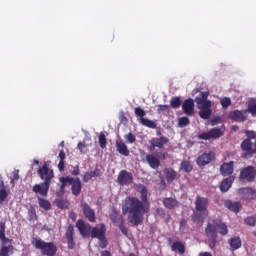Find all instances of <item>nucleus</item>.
<instances>
[{
    "mask_svg": "<svg viewBox=\"0 0 256 256\" xmlns=\"http://www.w3.org/2000/svg\"><path fill=\"white\" fill-rule=\"evenodd\" d=\"M138 191L141 194V200L137 197H128L125 199L122 205L123 215L128 216L129 223L138 227L143 223V217L149 213L151 209V203H149L148 190L143 184L138 186Z\"/></svg>",
    "mask_w": 256,
    "mask_h": 256,
    "instance_id": "nucleus-1",
    "label": "nucleus"
},
{
    "mask_svg": "<svg viewBox=\"0 0 256 256\" xmlns=\"http://www.w3.org/2000/svg\"><path fill=\"white\" fill-rule=\"evenodd\" d=\"M37 174L44 182L35 184L32 187V191L33 193L41 195V197H47L49 193V187H51V183H53V179H55V171H53V169L49 167V162H44L38 168Z\"/></svg>",
    "mask_w": 256,
    "mask_h": 256,
    "instance_id": "nucleus-2",
    "label": "nucleus"
},
{
    "mask_svg": "<svg viewBox=\"0 0 256 256\" xmlns=\"http://www.w3.org/2000/svg\"><path fill=\"white\" fill-rule=\"evenodd\" d=\"M217 233H220V235H227L229 233L227 224L223 223L221 219H214L212 222H209L205 228V235L209 240L210 249H215L218 237Z\"/></svg>",
    "mask_w": 256,
    "mask_h": 256,
    "instance_id": "nucleus-3",
    "label": "nucleus"
},
{
    "mask_svg": "<svg viewBox=\"0 0 256 256\" xmlns=\"http://www.w3.org/2000/svg\"><path fill=\"white\" fill-rule=\"evenodd\" d=\"M209 198L197 196L195 201V210L192 214L194 223H203L209 216Z\"/></svg>",
    "mask_w": 256,
    "mask_h": 256,
    "instance_id": "nucleus-4",
    "label": "nucleus"
},
{
    "mask_svg": "<svg viewBox=\"0 0 256 256\" xmlns=\"http://www.w3.org/2000/svg\"><path fill=\"white\" fill-rule=\"evenodd\" d=\"M208 99L209 92L207 91L201 92L199 96L195 98V103L198 105V109H200L199 117H201V119H209V117H211V113H213L211 110V100Z\"/></svg>",
    "mask_w": 256,
    "mask_h": 256,
    "instance_id": "nucleus-5",
    "label": "nucleus"
},
{
    "mask_svg": "<svg viewBox=\"0 0 256 256\" xmlns=\"http://www.w3.org/2000/svg\"><path fill=\"white\" fill-rule=\"evenodd\" d=\"M32 245L35 249L41 251L43 256H56L57 255V245L53 242H45L41 238H33Z\"/></svg>",
    "mask_w": 256,
    "mask_h": 256,
    "instance_id": "nucleus-6",
    "label": "nucleus"
},
{
    "mask_svg": "<svg viewBox=\"0 0 256 256\" xmlns=\"http://www.w3.org/2000/svg\"><path fill=\"white\" fill-rule=\"evenodd\" d=\"M105 233H107V227L105 224L101 223L98 227H93L90 234L92 239H98L100 241L99 247H101V249H105V247H107V238L105 237Z\"/></svg>",
    "mask_w": 256,
    "mask_h": 256,
    "instance_id": "nucleus-7",
    "label": "nucleus"
},
{
    "mask_svg": "<svg viewBox=\"0 0 256 256\" xmlns=\"http://www.w3.org/2000/svg\"><path fill=\"white\" fill-rule=\"evenodd\" d=\"M225 135V125L221 127L211 128L208 132L198 134V139L209 141L211 139H219Z\"/></svg>",
    "mask_w": 256,
    "mask_h": 256,
    "instance_id": "nucleus-8",
    "label": "nucleus"
},
{
    "mask_svg": "<svg viewBox=\"0 0 256 256\" xmlns=\"http://www.w3.org/2000/svg\"><path fill=\"white\" fill-rule=\"evenodd\" d=\"M240 181H246V183H253L256 179L255 166H246L240 170Z\"/></svg>",
    "mask_w": 256,
    "mask_h": 256,
    "instance_id": "nucleus-9",
    "label": "nucleus"
},
{
    "mask_svg": "<svg viewBox=\"0 0 256 256\" xmlns=\"http://www.w3.org/2000/svg\"><path fill=\"white\" fill-rule=\"evenodd\" d=\"M134 113L136 117H139L141 125H143L144 127H148L149 129H157V124L153 120L145 118V115H147V113L145 112V110H143V108L136 107L134 109Z\"/></svg>",
    "mask_w": 256,
    "mask_h": 256,
    "instance_id": "nucleus-10",
    "label": "nucleus"
},
{
    "mask_svg": "<svg viewBox=\"0 0 256 256\" xmlns=\"http://www.w3.org/2000/svg\"><path fill=\"white\" fill-rule=\"evenodd\" d=\"M242 157L243 159H251L255 155V150L253 149V142L249 139H244L241 143Z\"/></svg>",
    "mask_w": 256,
    "mask_h": 256,
    "instance_id": "nucleus-11",
    "label": "nucleus"
},
{
    "mask_svg": "<svg viewBox=\"0 0 256 256\" xmlns=\"http://www.w3.org/2000/svg\"><path fill=\"white\" fill-rule=\"evenodd\" d=\"M228 119H231V121H235L236 123H243L247 121V111L233 110L228 114Z\"/></svg>",
    "mask_w": 256,
    "mask_h": 256,
    "instance_id": "nucleus-12",
    "label": "nucleus"
},
{
    "mask_svg": "<svg viewBox=\"0 0 256 256\" xmlns=\"http://www.w3.org/2000/svg\"><path fill=\"white\" fill-rule=\"evenodd\" d=\"M65 239L68 249H75V228L71 224L66 229Z\"/></svg>",
    "mask_w": 256,
    "mask_h": 256,
    "instance_id": "nucleus-13",
    "label": "nucleus"
},
{
    "mask_svg": "<svg viewBox=\"0 0 256 256\" xmlns=\"http://www.w3.org/2000/svg\"><path fill=\"white\" fill-rule=\"evenodd\" d=\"M76 227L80 232V234L82 235V237H89L93 229V227H91V224H86L85 221H83V219H79L76 222Z\"/></svg>",
    "mask_w": 256,
    "mask_h": 256,
    "instance_id": "nucleus-14",
    "label": "nucleus"
},
{
    "mask_svg": "<svg viewBox=\"0 0 256 256\" xmlns=\"http://www.w3.org/2000/svg\"><path fill=\"white\" fill-rule=\"evenodd\" d=\"M233 171H235L234 161H230L228 163L224 162L220 166V174L222 175V177H232L231 175H233Z\"/></svg>",
    "mask_w": 256,
    "mask_h": 256,
    "instance_id": "nucleus-15",
    "label": "nucleus"
},
{
    "mask_svg": "<svg viewBox=\"0 0 256 256\" xmlns=\"http://www.w3.org/2000/svg\"><path fill=\"white\" fill-rule=\"evenodd\" d=\"M149 143H150L152 149H155V147H157L161 151H164L165 145H167V143H169V139L166 136H161L160 138H152L149 141Z\"/></svg>",
    "mask_w": 256,
    "mask_h": 256,
    "instance_id": "nucleus-16",
    "label": "nucleus"
},
{
    "mask_svg": "<svg viewBox=\"0 0 256 256\" xmlns=\"http://www.w3.org/2000/svg\"><path fill=\"white\" fill-rule=\"evenodd\" d=\"M118 183L119 185H131L133 183V174L127 170H122L118 174Z\"/></svg>",
    "mask_w": 256,
    "mask_h": 256,
    "instance_id": "nucleus-17",
    "label": "nucleus"
},
{
    "mask_svg": "<svg viewBox=\"0 0 256 256\" xmlns=\"http://www.w3.org/2000/svg\"><path fill=\"white\" fill-rule=\"evenodd\" d=\"M82 211L84 213V217L88 219L90 223H95L97 221V217L95 216V210L91 209V206L87 203L81 204Z\"/></svg>",
    "mask_w": 256,
    "mask_h": 256,
    "instance_id": "nucleus-18",
    "label": "nucleus"
},
{
    "mask_svg": "<svg viewBox=\"0 0 256 256\" xmlns=\"http://www.w3.org/2000/svg\"><path fill=\"white\" fill-rule=\"evenodd\" d=\"M213 159H215V153H204L197 158V165H199V167H205V165H209Z\"/></svg>",
    "mask_w": 256,
    "mask_h": 256,
    "instance_id": "nucleus-19",
    "label": "nucleus"
},
{
    "mask_svg": "<svg viewBox=\"0 0 256 256\" xmlns=\"http://www.w3.org/2000/svg\"><path fill=\"white\" fill-rule=\"evenodd\" d=\"M182 110L185 115H193L195 113V101L191 98L186 99L182 104Z\"/></svg>",
    "mask_w": 256,
    "mask_h": 256,
    "instance_id": "nucleus-20",
    "label": "nucleus"
},
{
    "mask_svg": "<svg viewBox=\"0 0 256 256\" xmlns=\"http://www.w3.org/2000/svg\"><path fill=\"white\" fill-rule=\"evenodd\" d=\"M70 185L72 186V188H71L72 195H74V197H79V195H81V191L83 189V184H81V179L72 178Z\"/></svg>",
    "mask_w": 256,
    "mask_h": 256,
    "instance_id": "nucleus-21",
    "label": "nucleus"
},
{
    "mask_svg": "<svg viewBox=\"0 0 256 256\" xmlns=\"http://www.w3.org/2000/svg\"><path fill=\"white\" fill-rule=\"evenodd\" d=\"M240 197L244 199H255L256 191L253 188L245 187L238 190Z\"/></svg>",
    "mask_w": 256,
    "mask_h": 256,
    "instance_id": "nucleus-22",
    "label": "nucleus"
},
{
    "mask_svg": "<svg viewBox=\"0 0 256 256\" xmlns=\"http://www.w3.org/2000/svg\"><path fill=\"white\" fill-rule=\"evenodd\" d=\"M163 206L170 211L179 207V201L173 197L164 198L162 200Z\"/></svg>",
    "mask_w": 256,
    "mask_h": 256,
    "instance_id": "nucleus-23",
    "label": "nucleus"
},
{
    "mask_svg": "<svg viewBox=\"0 0 256 256\" xmlns=\"http://www.w3.org/2000/svg\"><path fill=\"white\" fill-rule=\"evenodd\" d=\"M233 181H235V177L233 176L225 178L220 184V191H222V193H227L229 189H231Z\"/></svg>",
    "mask_w": 256,
    "mask_h": 256,
    "instance_id": "nucleus-24",
    "label": "nucleus"
},
{
    "mask_svg": "<svg viewBox=\"0 0 256 256\" xmlns=\"http://www.w3.org/2000/svg\"><path fill=\"white\" fill-rule=\"evenodd\" d=\"M146 161L148 165L151 167V169H159V167L161 166V161L154 155H146Z\"/></svg>",
    "mask_w": 256,
    "mask_h": 256,
    "instance_id": "nucleus-25",
    "label": "nucleus"
},
{
    "mask_svg": "<svg viewBox=\"0 0 256 256\" xmlns=\"http://www.w3.org/2000/svg\"><path fill=\"white\" fill-rule=\"evenodd\" d=\"M225 207H227L229 211H233V213H239L241 211V202H233L231 200H227L225 202Z\"/></svg>",
    "mask_w": 256,
    "mask_h": 256,
    "instance_id": "nucleus-26",
    "label": "nucleus"
},
{
    "mask_svg": "<svg viewBox=\"0 0 256 256\" xmlns=\"http://www.w3.org/2000/svg\"><path fill=\"white\" fill-rule=\"evenodd\" d=\"M116 148L118 153L120 155H123L124 157H129V148H127V145L122 140L116 142Z\"/></svg>",
    "mask_w": 256,
    "mask_h": 256,
    "instance_id": "nucleus-27",
    "label": "nucleus"
},
{
    "mask_svg": "<svg viewBox=\"0 0 256 256\" xmlns=\"http://www.w3.org/2000/svg\"><path fill=\"white\" fill-rule=\"evenodd\" d=\"M109 217H110L112 223H117V225H119L120 223L125 221V220H123V215L119 214V212H117V210H115V209H112L110 211Z\"/></svg>",
    "mask_w": 256,
    "mask_h": 256,
    "instance_id": "nucleus-28",
    "label": "nucleus"
},
{
    "mask_svg": "<svg viewBox=\"0 0 256 256\" xmlns=\"http://www.w3.org/2000/svg\"><path fill=\"white\" fill-rule=\"evenodd\" d=\"M172 251H178L180 255L185 254V244L181 241H175L172 244H170Z\"/></svg>",
    "mask_w": 256,
    "mask_h": 256,
    "instance_id": "nucleus-29",
    "label": "nucleus"
},
{
    "mask_svg": "<svg viewBox=\"0 0 256 256\" xmlns=\"http://www.w3.org/2000/svg\"><path fill=\"white\" fill-rule=\"evenodd\" d=\"M164 174H165L167 183H172L175 179H177V172L173 170V168L165 169Z\"/></svg>",
    "mask_w": 256,
    "mask_h": 256,
    "instance_id": "nucleus-30",
    "label": "nucleus"
},
{
    "mask_svg": "<svg viewBox=\"0 0 256 256\" xmlns=\"http://www.w3.org/2000/svg\"><path fill=\"white\" fill-rule=\"evenodd\" d=\"M0 239L2 241V247H7L8 243H11V239L5 237V223H0Z\"/></svg>",
    "mask_w": 256,
    "mask_h": 256,
    "instance_id": "nucleus-31",
    "label": "nucleus"
},
{
    "mask_svg": "<svg viewBox=\"0 0 256 256\" xmlns=\"http://www.w3.org/2000/svg\"><path fill=\"white\" fill-rule=\"evenodd\" d=\"M229 245L232 251H237V249H241V238L234 237L229 240Z\"/></svg>",
    "mask_w": 256,
    "mask_h": 256,
    "instance_id": "nucleus-32",
    "label": "nucleus"
},
{
    "mask_svg": "<svg viewBox=\"0 0 256 256\" xmlns=\"http://www.w3.org/2000/svg\"><path fill=\"white\" fill-rule=\"evenodd\" d=\"M156 214L158 217H161V219H164L165 223H169V221H171V215L168 214L163 208H157Z\"/></svg>",
    "mask_w": 256,
    "mask_h": 256,
    "instance_id": "nucleus-33",
    "label": "nucleus"
},
{
    "mask_svg": "<svg viewBox=\"0 0 256 256\" xmlns=\"http://www.w3.org/2000/svg\"><path fill=\"white\" fill-rule=\"evenodd\" d=\"M71 181H73V177H60V193H65V187H67V183L71 185Z\"/></svg>",
    "mask_w": 256,
    "mask_h": 256,
    "instance_id": "nucleus-34",
    "label": "nucleus"
},
{
    "mask_svg": "<svg viewBox=\"0 0 256 256\" xmlns=\"http://www.w3.org/2000/svg\"><path fill=\"white\" fill-rule=\"evenodd\" d=\"M245 111H246V114L251 113L252 117H256V101H255V99H251L248 102V108Z\"/></svg>",
    "mask_w": 256,
    "mask_h": 256,
    "instance_id": "nucleus-35",
    "label": "nucleus"
},
{
    "mask_svg": "<svg viewBox=\"0 0 256 256\" xmlns=\"http://www.w3.org/2000/svg\"><path fill=\"white\" fill-rule=\"evenodd\" d=\"M181 171H184V173H191L193 171V165L190 161L184 160L180 164Z\"/></svg>",
    "mask_w": 256,
    "mask_h": 256,
    "instance_id": "nucleus-36",
    "label": "nucleus"
},
{
    "mask_svg": "<svg viewBox=\"0 0 256 256\" xmlns=\"http://www.w3.org/2000/svg\"><path fill=\"white\" fill-rule=\"evenodd\" d=\"M38 203L39 207H41V209H44V211H49V209H51V202H49V200L47 199L38 197Z\"/></svg>",
    "mask_w": 256,
    "mask_h": 256,
    "instance_id": "nucleus-37",
    "label": "nucleus"
},
{
    "mask_svg": "<svg viewBox=\"0 0 256 256\" xmlns=\"http://www.w3.org/2000/svg\"><path fill=\"white\" fill-rule=\"evenodd\" d=\"M13 245H8V246H2L1 250H0V256H9L13 255Z\"/></svg>",
    "mask_w": 256,
    "mask_h": 256,
    "instance_id": "nucleus-38",
    "label": "nucleus"
},
{
    "mask_svg": "<svg viewBox=\"0 0 256 256\" xmlns=\"http://www.w3.org/2000/svg\"><path fill=\"white\" fill-rule=\"evenodd\" d=\"M170 106L172 107V109H179V107H181V97H172L170 100Z\"/></svg>",
    "mask_w": 256,
    "mask_h": 256,
    "instance_id": "nucleus-39",
    "label": "nucleus"
},
{
    "mask_svg": "<svg viewBox=\"0 0 256 256\" xmlns=\"http://www.w3.org/2000/svg\"><path fill=\"white\" fill-rule=\"evenodd\" d=\"M98 143L101 149H105V147H107V137L105 136V133L101 132L99 134Z\"/></svg>",
    "mask_w": 256,
    "mask_h": 256,
    "instance_id": "nucleus-40",
    "label": "nucleus"
},
{
    "mask_svg": "<svg viewBox=\"0 0 256 256\" xmlns=\"http://www.w3.org/2000/svg\"><path fill=\"white\" fill-rule=\"evenodd\" d=\"M245 225H249V227H255L256 225V215L248 216L244 219Z\"/></svg>",
    "mask_w": 256,
    "mask_h": 256,
    "instance_id": "nucleus-41",
    "label": "nucleus"
},
{
    "mask_svg": "<svg viewBox=\"0 0 256 256\" xmlns=\"http://www.w3.org/2000/svg\"><path fill=\"white\" fill-rule=\"evenodd\" d=\"M220 103L223 109H228L229 107H231V98L224 97L220 100Z\"/></svg>",
    "mask_w": 256,
    "mask_h": 256,
    "instance_id": "nucleus-42",
    "label": "nucleus"
},
{
    "mask_svg": "<svg viewBox=\"0 0 256 256\" xmlns=\"http://www.w3.org/2000/svg\"><path fill=\"white\" fill-rule=\"evenodd\" d=\"M189 123H190V121L187 118V116L181 117L178 120V127H181V128L187 127V125H189Z\"/></svg>",
    "mask_w": 256,
    "mask_h": 256,
    "instance_id": "nucleus-43",
    "label": "nucleus"
},
{
    "mask_svg": "<svg viewBox=\"0 0 256 256\" xmlns=\"http://www.w3.org/2000/svg\"><path fill=\"white\" fill-rule=\"evenodd\" d=\"M29 215V221H33L34 219H37V211L35 210V207H30L28 210Z\"/></svg>",
    "mask_w": 256,
    "mask_h": 256,
    "instance_id": "nucleus-44",
    "label": "nucleus"
},
{
    "mask_svg": "<svg viewBox=\"0 0 256 256\" xmlns=\"http://www.w3.org/2000/svg\"><path fill=\"white\" fill-rule=\"evenodd\" d=\"M7 197H9V193H7V190L1 189L0 190V203H3Z\"/></svg>",
    "mask_w": 256,
    "mask_h": 256,
    "instance_id": "nucleus-45",
    "label": "nucleus"
},
{
    "mask_svg": "<svg viewBox=\"0 0 256 256\" xmlns=\"http://www.w3.org/2000/svg\"><path fill=\"white\" fill-rule=\"evenodd\" d=\"M245 135L247 137L246 139H249V141H251V139H256V133L253 130H246Z\"/></svg>",
    "mask_w": 256,
    "mask_h": 256,
    "instance_id": "nucleus-46",
    "label": "nucleus"
},
{
    "mask_svg": "<svg viewBox=\"0 0 256 256\" xmlns=\"http://www.w3.org/2000/svg\"><path fill=\"white\" fill-rule=\"evenodd\" d=\"M158 113H169V105H158Z\"/></svg>",
    "mask_w": 256,
    "mask_h": 256,
    "instance_id": "nucleus-47",
    "label": "nucleus"
},
{
    "mask_svg": "<svg viewBox=\"0 0 256 256\" xmlns=\"http://www.w3.org/2000/svg\"><path fill=\"white\" fill-rule=\"evenodd\" d=\"M125 139L128 141V143H135L136 141L135 136L131 132L125 135Z\"/></svg>",
    "mask_w": 256,
    "mask_h": 256,
    "instance_id": "nucleus-48",
    "label": "nucleus"
},
{
    "mask_svg": "<svg viewBox=\"0 0 256 256\" xmlns=\"http://www.w3.org/2000/svg\"><path fill=\"white\" fill-rule=\"evenodd\" d=\"M118 227L123 235H128L127 228L125 227V220L123 222H120V224H118Z\"/></svg>",
    "mask_w": 256,
    "mask_h": 256,
    "instance_id": "nucleus-49",
    "label": "nucleus"
},
{
    "mask_svg": "<svg viewBox=\"0 0 256 256\" xmlns=\"http://www.w3.org/2000/svg\"><path fill=\"white\" fill-rule=\"evenodd\" d=\"M90 175L92 178L93 177H101V169L96 168L95 170L90 171Z\"/></svg>",
    "mask_w": 256,
    "mask_h": 256,
    "instance_id": "nucleus-50",
    "label": "nucleus"
},
{
    "mask_svg": "<svg viewBox=\"0 0 256 256\" xmlns=\"http://www.w3.org/2000/svg\"><path fill=\"white\" fill-rule=\"evenodd\" d=\"M58 171H60V173H63V171H65V160H60L59 161Z\"/></svg>",
    "mask_w": 256,
    "mask_h": 256,
    "instance_id": "nucleus-51",
    "label": "nucleus"
},
{
    "mask_svg": "<svg viewBox=\"0 0 256 256\" xmlns=\"http://www.w3.org/2000/svg\"><path fill=\"white\" fill-rule=\"evenodd\" d=\"M93 177L91 176L90 172H86L85 175L83 176V181L84 183H89Z\"/></svg>",
    "mask_w": 256,
    "mask_h": 256,
    "instance_id": "nucleus-52",
    "label": "nucleus"
},
{
    "mask_svg": "<svg viewBox=\"0 0 256 256\" xmlns=\"http://www.w3.org/2000/svg\"><path fill=\"white\" fill-rule=\"evenodd\" d=\"M185 225H187V220H185V218H183L180 221V226H179V229H180L181 233H183V231H185Z\"/></svg>",
    "mask_w": 256,
    "mask_h": 256,
    "instance_id": "nucleus-53",
    "label": "nucleus"
},
{
    "mask_svg": "<svg viewBox=\"0 0 256 256\" xmlns=\"http://www.w3.org/2000/svg\"><path fill=\"white\" fill-rule=\"evenodd\" d=\"M56 205L59 209H65V201L64 200H56Z\"/></svg>",
    "mask_w": 256,
    "mask_h": 256,
    "instance_id": "nucleus-54",
    "label": "nucleus"
},
{
    "mask_svg": "<svg viewBox=\"0 0 256 256\" xmlns=\"http://www.w3.org/2000/svg\"><path fill=\"white\" fill-rule=\"evenodd\" d=\"M80 153H83V149H85L87 147V145L85 144V142H79L77 145Z\"/></svg>",
    "mask_w": 256,
    "mask_h": 256,
    "instance_id": "nucleus-55",
    "label": "nucleus"
},
{
    "mask_svg": "<svg viewBox=\"0 0 256 256\" xmlns=\"http://www.w3.org/2000/svg\"><path fill=\"white\" fill-rule=\"evenodd\" d=\"M156 157H158V159H162V161H165V159H167V156L163 152H157Z\"/></svg>",
    "mask_w": 256,
    "mask_h": 256,
    "instance_id": "nucleus-56",
    "label": "nucleus"
},
{
    "mask_svg": "<svg viewBox=\"0 0 256 256\" xmlns=\"http://www.w3.org/2000/svg\"><path fill=\"white\" fill-rule=\"evenodd\" d=\"M166 188H167V183L165 182L164 179H161V181H160V191H165Z\"/></svg>",
    "mask_w": 256,
    "mask_h": 256,
    "instance_id": "nucleus-57",
    "label": "nucleus"
},
{
    "mask_svg": "<svg viewBox=\"0 0 256 256\" xmlns=\"http://www.w3.org/2000/svg\"><path fill=\"white\" fill-rule=\"evenodd\" d=\"M66 155H65V151L64 150H60V152H59V159H60V161H65V159H66Z\"/></svg>",
    "mask_w": 256,
    "mask_h": 256,
    "instance_id": "nucleus-58",
    "label": "nucleus"
},
{
    "mask_svg": "<svg viewBox=\"0 0 256 256\" xmlns=\"http://www.w3.org/2000/svg\"><path fill=\"white\" fill-rule=\"evenodd\" d=\"M80 170H79V166H75L73 171L71 172V175L77 176L79 175Z\"/></svg>",
    "mask_w": 256,
    "mask_h": 256,
    "instance_id": "nucleus-59",
    "label": "nucleus"
},
{
    "mask_svg": "<svg viewBox=\"0 0 256 256\" xmlns=\"http://www.w3.org/2000/svg\"><path fill=\"white\" fill-rule=\"evenodd\" d=\"M13 179L14 181H19V172H14Z\"/></svg>",
    "mask_w": 256,
    "mask_h": 256,
    "instance_id": "nucleus-60",
    "label": "nucleus"
},
{
    "mask_svg": "<svg viewBox=\"0 0 256 256\" xmlns=\"http://www.w3.org/2000/svg\"><path fill=\"white\" fill-rule=\"evenodd\" d=\"M101 256H111V252H109V251H102L101 252Z\"/></svg>",
    "mask_w": 256,
    "mask_h": 256,
    "instance_id": "nucleus-61",
    "label": "nucleus"
},
{
    "mask_svg": "<svg viewBox=\"0 0 256 256\" xmlns=\"http://www.w3.org/2000/svg\"><path fill=\"white\" fill-rule=\"evenodd\" d=\"M200 256H212L209 252L200 253Z\"/></svg>",
    "mask_w": 256,
    "mask_h": 256,
    "instance_id": "nucleus-62",
    "label": "nucleus"
},
{
    "mask_svg": "<svg viewBox=\"0 0 256 256\" xmlns=\"http://www.w3.org/2000/svg\"><path fill=\"white\" fill-rule=\"evenodd\" d=\"M217 123H219V122L217 121V119H213V120L211 121V125H212V126L217 125Z\"/></svg>",
    "mask_w": 256,
    "mask_h": 256,
    "instance_id": "nucleus-63",
    "label": "nucleus"
},
{
    "mask_svg": "<svg viewBox=\"0 0 256 256\" xmlns=\"http://www.w3.org/2000/svg\"><path fill=\"white\" fill-rule=\"evenodd\" d=\"M33 163H35V165H39V160L34 159Z\"/></svg>",
    "mask_w": 256,
    "mask_h": 256,
    "instance_id": "nucleus-64",
    "label": "nucleus"
}]
</instances>
